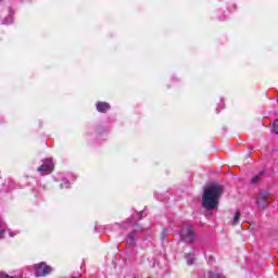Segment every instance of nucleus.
<instances>
[{"instance_id": "ddd939ff", "label": "nucleus", "mask_w": 278, "mask_h": 278, "mask_svg": "<svg viewBox=\"0 0 278 278\" xmlns=\"http://www.w3.org/2000/svg\"><path fill=\"white\" fill-rule=\"evenodd\" d=\"M70 187H71V184L68 181L61 184V188H70Z\"/></svg>"}, {"instance_id": "f8f14e48", "label": "nucleus", "mask_w": 278, "mask_h": 278, "mask_svg": "<svg viewBox=\"0 0 278 278\" xmlns=\"http://www.w3.org/2000/svg\"><path fill=\"white\" fill-rule=\"evenodd\" d=\"M274 131L278 134V119L274 122Z\"/></svg>"}, {"instance_id": "9d476101", "label": "nucleus", "mask_w": 278, "mask_h": 278, "mask_svg": "<svg viewBox=\"0 0 278 278\" xmlns=\"http://www.w3.org/2000/svg\"><path fill=\"white\" fill-rule=\"evenodd\" d=\"M240 223V212H236L232 218L231 225H238Z\"/></svg>"}, {"instance_id": "6e6552de", "label": "nucleus", "mask_w": 278, "mask_h": 278, "mask_svg": "<svg viewBox=\"0 0 278 278\" xmlns=\"http://www.w3.org/2000/svg\"><path fill=\"white\" fill-rule=\"evenodd\" d=\"M188 266H192L194 264V254L190 253L186 255Z\"/></svg>"}, {"instance_id": "39448f33", "label": "nucleus", "mask_w": 278, "mask_h": 278, "mask_svg": "<svg viewBox=\"0 0 278 278\" xmlns=\"http://www.w3.org/2000/svg\"><path fill=\"white\" fill-rule=\"evenodd\" d=\"M96 106L98 112H108L110 110V103L108 102H98Z\"/></svg>"}, {"instance_id": "f03ea898", "label": "nucleus", "mask_w": 278, "mask_h": 278, "mask_svg": "<svg viewBox=\"0 0 278 278\" xmlns=\"http://www.w3.org/2000/svg\"><path fill=\"white\" fill-rule=\"evenodd\" d=\"M180 239L187 244H192L194 242V228L192 226H186L180 231Z\"/></svg>"}, {"instance_id": "423d86ee", "label": "nucleus", "mask_w": 278, "mask_h": 278, "mask_svg": "<svg viewBox=\"0 0 278 278\" xmlns=\"http://www.w3.org/2000/svg\"><path fill=\"white\" fill-rule=\"evenodd\" d=\"M126 242L128 247H134V244H136V235H134V232H130L126 238Z\"/></svg>"}, {"instance_id": "0eeeda50", "label": "nucleus", "mask_w": 278, "mask_h": 278, "mask_svg": "<svg viewBox=\"0 0 278 278\" xmlns=\"http://www.w3.org/2000/svg\"><path fill=\"white\" fill-rule=\"evenodd\" d=\"M256 204L261 210H266V198H257Z\"/></svg>"}, {"instance_id": "1a4fd4ad", "label": "nucleus", "mask_w": 278, "mask_h": 278, "mask_svg": "<svg viewBox=\"0 0 278 278\" xmlns=\"http://www.w3.org/2000/svg\"><path fill=\"white\" fill-rule=\"evenodd\" d=\"M7 229H8V226L0 220V239L3 238Z\"/></svg>"}, {"instance_id": "4468645a", "label": "nucleus", "mask_w": 278, "mask_h": 278, "mask_svg": "<svg viewBox=\"0 0 278 278\" xmlns=\"http://www.w3.org/2000/svg\"><path fill=\"white\" fill-rule=\"evenodd\" d=\"M9 21H10L9 23H12V17H9Z\"/></svg>"}, {"instance_id": "f257e3e1", "label": "nucleus", "mask_w": 278, "mask_h": 278, "mask_svg": "<svg viewBox=\"0 0 278 278\" xmlns=\"http://www.w3.org/2000/svg\"><path fill=\"white\" fill-rule=\"evenodd\" d=\"M224 188L218 184H211L204 189L202 195V207L207 211L216 210L218 207V201L223 195Z\"/></svg>"}, {"instance_id": "7ed1b4c3", "label": "nucleus", "mask_w": 278, "mask_h": 278, "mask_svg": "<svg viewBox=\"0 0 278 278\" xmlns=\"http://www.w3.org/2000/svg\"><path fill=\"white\" fill-rule=\"evenodd\" d=\"M51 266L47 265V263H40L37 265L35 269L36 277H47V275H51Z\"/></svg>"}, {"instance_id": "2eb2a0df", "label": "nucleus", "mask_w": 278, "mask_h": 278, "mask_svg": "<svg viewBox=\"0 0 278 278\" xmlns=\"http://www.w3.org/2000/svg\"><path fill=\"white\" fill-rule=\"evenodd\" d=\"M10 236H11V238H12L14 235H12V232H11Z\"/></svg>"}, {"instance_id": "9b49d317", "label": "nucleus", "mask_w": 278, "mask_h": 278, "mask_svg": "<svg viewBox=\"0 0 278 278\" xmlns=\"http://www.w3.org/2000/svg\"><path fill=\"white\" fill-rule=\"evenodd\" d=\"M262 175H263V174L260 173L258 175L252 177L251 182H252V184H257V181H260V178L262 177Z\"/></svg>"}, {"instance_id": "20e7f679", "label": "nucleus", "mask_w": 278, "mask_h": 278, "mask_svg": "<svg viewBox=\"0 0 278 278\" xmlns=\"http://www.w3.org/2000/svg\"><path fill=\"white\" fill-rule=\"evenodd\" d=\"M53 172V160L46 159L43 161V164L38 167V173H41V175H49Z\"/></svg>"}]
</instances>
